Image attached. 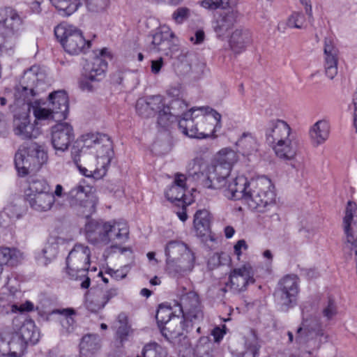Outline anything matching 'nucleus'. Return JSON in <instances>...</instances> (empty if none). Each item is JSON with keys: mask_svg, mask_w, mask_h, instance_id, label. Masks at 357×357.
I'll return each mask as SVG.
<instances>
[{"mask_svg": "<svg viewBox=\"0 0 357 357\" xmlns=\"http://www.w3.org/2000/svg\"><path fill=\"white\" fill-rule=\"evenodd\" d=\"M165 270L172 278L179 279L192 272L196 257L187 244L179 241H170L165 248Z\"/></svg>", "mask_w": 357, "mask_h": 357, "instance_id": "obj_1", "label": "nucleus"}, {"mask_svg": "<svg viewBox=\"0 0 357 357\" xmlns=\"http://www.w3.org/2000/svg\"><path fill=\"white\" fill-rule=\"evenodd\" d=\"M90 256L91 251L88 246L75 245L66 257L63 278L79 281L82 289H88L91 284V280L87 275L90 267Z\"/></svg>", "mask_w": 357, "mask_h": 357, "instance_id": "obj_2", "label": "nucleus"}, {"mask_svg": "<svg viewBox=\"0 0 357 357\" xmlns=\"http://www.w3.org/2000/svg\"><path fill=\"white\" fill-rule=\"evenodd\" d=\"M24 29V17L10 6L0 8V54L12 47Z\"/></svg>", "mask_w": 357, "mask_h": 357, "instance_id": "obj_3", "label": "nucleus"}, {"mask_svg": "<svg viewBox=\"0 0 357 357\" xmlns=\"http://www.w3.org/2000/svg\"><path fill=\"white\" fill-rule=\"evenodd\" d=\"M54 36L63 50L70 55H78L91 47V41L76 26L61 23L54 27Z\"/></svg>", "mask_w": 357, "mask_h": 357, "instance_id": "obj_4", "label": "nucleus"}, {"mask_svg": "<svg viewBox=\"0 0 357 357\" xmlns=\"http://www.w3.org/2000/svg\"><path fill=\"white\" fill-rule=\"evenodd\" d=\"M250 195L247 196L249 208L259 213H264L275 203V194L271 179L261 176L250 181Z\"/></svg>", "mask_w": 357, "mask_h": 357, "instance_id": "obj_5", "label": "nucleus"}, {"mask_svg": "<svg viewBox=\"0 0 357 357\" xmlns=\"http://www.w3.org/2000/svg\"><path fill=\"white\" fill-rule=\"evenodd\" d=\"M86 146L89 147L93 145H99L104 143L101 148L102 154L98 151V158L102 160L101 168H96L93 170H89L86 167L79 165L77 168L79 172L86 177H93L96 179L101 178L107 173V168L110 164L112 158V143L107 135L96 133H89L83 136Z\"/></svg>", "mask_w": 357, "mask_h": 357, "instance_id": "obj_6", "label": "nucleus"}, {"mask_svg": "<svg viewBox=\"0 0 357 357\" xmlns=\"http://www.w3.org/2000/svg\"><path fill=\"white\" fill-rule=\"evenodd\" d=\"M179 313L182 319L179 321L183 330L188 331L193 324H199L204 319L203 306L199 295L193 291H190L180 297L177 303Z\"/></svg>", "mask_w": 357, "mask_h": 357, "instance_id": "obj_7", "label": "nucleus"}, {"mask_svg": "<svg viewBox=\"0 0 357 357\" xmlns=\"http://www.w3.org/2000/svg\"><path fill=\"white\" fill-rule=\"evenodd\" d=\"M300 292L299 278L294 274L282 277L278 282L273 296L280 310L287 312L297 305Z\"/></svg>", "mask_w": 357, "mask_h": 357, "instance_id": "obj_8", "label": "nucleus"}, {"mask_svg": "<svg viewBox=\"0 0 357 357\" xmlns=\"http://www.w3.org/2000/svg\"><path fill=\"white\" fill-rule=\"evenodd\" d=\"M202 110V107H192L178 118V126L183 135L199 139L210 137V133L213 132L212 126L203 128L201 125L205 124L208 118L204 114H195L196 112Z\"/></svg>", "mask_w": 357, "mask_h": 357, "instance_id": "obj_9", "label": "nucleus"}, {"mask_svg": "<svg viewBox=\"0 0 357 357\" xmlns=\"http://www.w3.org/2000/svg\"><path fill=\"white\" fill-rule=\"evenodd\" d=\"M295 340L299 344H306L312 350H318L323 343L328 342V335L319 321L303 319L296 330Z\"/></svg>", "mask_w": 357, "mask_h": 357, "instance_id": "obj_10", "label": "nucleus"}, {"mask_svg": "<svg viewBox=\"0 0 357 357\" xmlns=\"http://www.w3.org/2000/svg\"><path fill=\"white\" fill-rule=\"evenodd\" d=\"M40 84H43V82L38 78L36 67H31L25 71L22 82L16 87L15 98L31 107L35 100L33 98L39 94L38 86Z\"/></svg>", "mask_w": 357, "mask_h": 357, "instance_id": "obj_11", "label": "nucleus"}, {"mask_svg": "<svg viewBox=\"0 0 357 357\" xmlns=\"http://www.w3.org/2000/svg\"><path fill=\"white\" fill-rule=\"evenodd\" d=\"M254 276V267L250 262H245L230 272L227 286H229L231 289L236 293L244 291L249 284L255 282Z\"/></svg>", "mask_w": 357, "mask_h": 357, "instance_id": "obj_12", "label": "nucleus"}, {"mask_svg": "<svg viewBox=\"0 0 357 357\" xmlns=\"http://www.w3.org/2000/svg\"><path fill=\"white\" fill-rule=\"evenodd\" d=\"M271 147L279 160L286 163L289 162L293 169L299 170L303 168V164L296 160L298 154V145L293 135L271 146Z\"/></svg>", "mask_w": 357, "mask_h": 357, "instance_id": "obj_13", "label": "nucleus"}, {"mask_svg": "<svg viewBox=\"0 0 357 357\" xmlns=\"http://www.w3.org/2000/svg\"><path fill=\"white\" fill-rule=\"evenodd\" d=\"M231 167V162L227 161V159H221L220 162L208 166L204 185L213 189H221L226 187Z\"/></svg>", "mask_w": 357, "mask_h": 357, "instance_id": "obj_14", "label": "nucleus"}, {"mask_svg": "<svg viewBox=\"0 0 357 357\" xmlns=\"http://www.w3.org/2000/svg\"><path fill=\"white\" fill-rule=\"evenodd\" d=\"M110 229L109 222L91 220L85 225L84 232L89 243L96 246H105L109 244L108 232Z\"/></svg>", "mask_w": 357, "mask_h": 357, "instance_id": "obj_15", "label": "nucleus"}, {"mask_svg": "<svg viewBox=\"0 0 357 357\" xmlns=\"http://www.w3.org/2000/svg\"><path fill=\"white\" fill-rule=\"evenodd\" d=\"M340 51L332 36L324 40L323 66L326 75L333 79L337 74Z\"/></svg>", "mask_w": 357, "mask_h": 357, "instance_id": "obj_16", "label": "nucleus"}, {"mask_svg": "<svg viewBox=\"0 0 357 357\" xmlns=\"http://www.w3.org/2000/svg\"><path fill=\"white\" fill-rule=\"evenodd\" d=\"M74 138L73 128L68 123H57L51 128V142L56 151L67 150Z\"/></svg>", "mask_w": 357, "mask_h": 357, "instance_id": "obj_17", "label": "nucleus"}, {"mask_svg": "<svg viewBox=\"0 0 357 357\" xmlns=\"http://www.w3.org/2000/svg\"><path fill=\"white\" fill-rule=\"evenodd\" d=\"M264 132L266 142L270 146L292 136L290 126L284 120L278 119L270 120Z\"/></svg>", "mask_w": 357, "mask_h": 357, "instance_id": "obj_18", "label": "nucleus"}, {"mask_svg": "<svg viewBox=\"0 0 357 357\" xmlns=\"http://www.w3.org/2000/svg\"><path fill=\"white\" fill-rule=\"evenodd\" d=\"M106 49L100 52V56H96L86 61L83 68V76L89 79L91 82L102 81L106 74L107 62L102 58Z\"/></svg>", "mask_w": 357, "mask_h": 357, "instance_id": "obj_19", "label": "nucleus"}, {"mask_svg": "<svg viewBox=\"0 0 357 357\" xmlns=\"http://www.w3.org/2000/svg\"><path fill=\"white\" fill-rule=\"evenodd\" d=\"M343 227L347 236V245L357 241V204L349 201L343 218Z\"/></svg>", "mask_w": 357, "mask_h": 357, "instance_id": "obj_20", "label": "nucleus"}, {"mask_svg": "<svg viewBox=\"0 0 357 357\" xmlns=\"http://www.w3.org/2000/svg\"><path fill=\"white\" fill-rule=\"evenodd\" d=\"M250 181L241 175L236 176L226 186L225 195L231 199H243L247 203V196L250 195Z\"/></svg>", "mask_w": 357, "mask_h": 357, "instance_id": "obj_21", "label": "nucleus"}, {"mask_svg": "<svg viewBox=\"0 0 357 357\" xmlns=\"http://www.w3.org/2000/svg\"><path fill=\"white\" fill-rule=\"evenodd\" d=\"M26 149V158L31 164L33 172H38L47 160V153L44 149L36 142H28L22 145Z\"/></svg>", "mask_w": 357, "mask_h": 357, "instance_id": "obj_22", "label": "nucleus"}, {"mask_svg": "<svg viewBox=\"0 0 357 357\" xmlns=\"http://www.w3.org/2000/svg\"><path fill=\"white\" fill-rule=\"evenodd\" d=\"M49 107L57 116L58 121L67 118L69 111L68 97L64 91H57L48 96Z\"/></svg>", "mask_w": 357, "mask_h": 357, "instance_id": "obj_23", "label": "nucleus"}, {"mask_svg": "<svg viewBox=\"0 0 357 357\" xmlns=\"http://www.w3.org/2000/svg\"><path fill=\"white\" fill-rule=\"evenodd\" d=\"M186 177L181 174H176L173 183L166 190L165 197L171 202H181V204H190L185 199Z\"/></svg>", "mask_w": 357, "mask_h": 357, "instance_id": "obj_24", "label": "nucleus"}, {"mask_svg": "<svg viewBox=\"0 0 357 357\" xmlns=\"http://www.w3.org/2000/svg\"><path fill=\"white\" fill-rule=\"evenodd\" d=\"M45 104L46 102L43 100L36 99L31 104V107H29V110L32 111L36 125L41 126L53 120L59 121L56 118L57 116L52 109L44 107Z\"/></svg>", "mask_w": 357, "mask_h": 357, "instance_id": "obj_25", "label": "nucleus"}, {"mask_svg": "<svg viewBox=\"0 0 357 357\" xmlns=\"http://www.w3.org/2000/svg\"><path fill=\"white\" fill-rule=\"evenodd\" d=\"M29 206L38 212H47L52 209L54 203L55 198L53 193L47 192L39 195H29L28 197H24Z\"/></svg>", "mask_w": 357, "mask_h": 357, "instance_id": "obj_26", "label": "nucleus"}, {"mask_svg": "<svg viewBox=\"0 0 357 357\" xmlns=\"http://www.w3.org/2000/svg\"><path fill=\"white\" fill-rule=\"evenodd\" d=\"M237 17L238 13L234 10L223 12L219 15L213 24V29L219 38L225 36L232 29Z\"/></svg>", "mask_w": 357, "mask_h": 357, "instance_id": "obj_27", "label": "nucleus"}, {"mask_svg": "<svg viewBox=\"0 0 357 357\" xmlns=\"http://www.w3.org/2000/svg\"><path fill=\"white\" fill-rule=\"evenodd\" d=\"M14 133L22 139L36 138L40 133L38 125L30 123L28 116L15 121Z\"/></svg>", "mask_w": 357, "mask_h": 357, "instance_id": "obj_28", "label": "nucleus"}, {"mask_svg": "<svg viewBox=\"0 0 357 357\" xmlns=\"http://www.w3.org/2000/svg\"><path fill=\"white\" fill-rule=\"evenodd\" d=\"M252 42L251 33L247 29H236L229 38L231 50L236 54L244 51Z\"/></svg>", "mask_w": 357, "mask_h": 357, "instance_id": "obj_29", "label": "nucleus"}, {"mask_svg": "<svg viewBox=\"0 0 357 357\" xmlns=\"http://www.w3.org/2000/svg\"><path fill=\"white\" fill-rule=\"evenodd\" d=\"M211 220V213L206 209L198 210L195 213L193 224L198 236L204 237L210 234Z\"/></svg>", "mask_w": 357, "mask_h": 357, "instance_id": "obj_30", "label": "nucleus"}, {"mask_svg": "<svg viewBox=\"0 0 357 357\" xmlns=\"http://www.w3.org/2000/svg\"><path fill=\"white\" fill-rule=\"evenodd\" d=\"M310 137L314 146H318L324 143L329 137L330 126L327 121H317L310 130Z\"/></svg>", "mask_w": 357, "mask_h": 357, "instance_id": "obj_31", "label": "nucleus"}, {"mask_svg": "<svg viewBox=\"0 0 357 357\" xmlns=\"http://www.w3.org/2000/svg\"><path fill=\"white\" fill-rule=\"evenodd\" d=\"M101 348V339L97 334H86L84 335L79 343L81 355L91 357L97 354Z\"/></svg>", "mask_w": 357, "mask_h": 357, "instance_id": "obj_32", "label": "nucleus"}, {"mask_svg": "<svg viewBox=\"0 0 357 357\" xmlns=\"http://www.w3.org/2000/svg\"><path fill=\"white\" fill-rule=\"evenodd\" d=\"M175 107H179L182 109H186L188 107L187 104L181 100H175L172 101L171 108L168 107L165 108L164 110L160 111L158 116V125L162 128H167L175 120L178 121V115L173 114L171 109H174Z\"/></svg>", "mask_w": 357, "mask_h": 357, "instance_id": "obj_33", "label": "nucleus"}, {"mask_svg": "<svg viewBox=\"0 0 357 357\" xmlns=\"http://www.w3.org/2000/svg\"><path fill=\"white\" fill-rule=\"evenodd\" d=\"M111 229L108 232L109 243L112 241H117L120 244L125 243L129 238V227L126 222L109 221Z\"/></svg>", "mask_w": 357, "mask_h": 357, "instance_id": "obj_34", "label": "nucleus"}, {"mask_svg": "<svg viewBox=\"0 0 357 357\" xmlns=\"http://www.w3.org/2000/svg\"><path fill=\"white\" fill-rule=\"evenodd\" d=\"M21 296V291L16 289H10L6 292L0 293V314H8L11 307H16L17 300Z\"/></svg>", "mask_w": 357, "mask_h": 357, "instance_id": "obj_35", "label": "nucleus"}, {"mask_svg": "<svg viewBox=\"0 0 357 357\" xmlns=\"http://www.w3.org/2000/svg\"><path fill=\"white\" fill-rule=\"evenodd\" d=\"M175 317L179 319V315L174 314V312L171 307L164 306L163 305H159L156 312L155 319L162 335H166L165 333L166 330L168 331H170V321L172 318L174 319Z\"/></svg>", "mask_w": 357, "mask_h": 357, "instance_id": "obj_36", "label": "nucleus"}, {"mask_svg": "<svg viewBox=\"0 0 357 357\" xmlns=\"http://www.w3.org/2000/svg\"><path fill=\"white\" fill-rule=\"evenodd\" d=\"M236 146L243 155H249L256 152L258 149V143L256 138L250 132H244L236 142Z\"/></svg>", "mask_w": 357, "mask_h": 357, "instance_id": "obj_37", "label": "nucleus"}, {"mask_svg": "<svg viewBox=\"0 0 357 357\" xmlns=\"http://www.w3.org/2000/svg\"><path fill=\"white\" fill-rule=\"evenodd\" d=\"M28 188L24 191V197L29 195H39L50 192V186L43 178L31 177L28 180Z\"/></svg>", "mask_w": 357, "mask_h": 357, "instance_id": "obj_38", "label": "nucleus"}, {"mask_svg": "<svg viewBox=\"0 0 357 357\" xmlns=\"http://www.w3.org/2000/svg\"><path fill=\"white\" fill-rule=\"evenodd\" d=\"M26 149H22V146H20L17 151L15 155V166L20 176L24 177L31 172H33L31 169V164L26 158Z\"/></svg>", "mask_w": 357, "mask_h": 357, "instance_id": "obj_39", "label": "nucleus"}, {"mask_svg": "<svg viewBox=\"0 0 357 357\" xmlns=\"http://www.w3.org/2000/svg\"><path fill=\"white\" fill-rule=\"evenodd\" d=\"M22 259V253L15 248L0 247V263L10 266L18 264Z\"/></svg>", "mask_w": 357, "mask_h": 357, "instance_id": "obj_40", "label": "nucleus"}, {"mask_svg": "<svg viewBox=\"0 0 357 357\" xmlns=\"http://www.w3.org/2000/svg\"><path fill=\"white\" fill-rule=\"evenodd\" d=\"M92 196L91 194L88 193L86 187L79 183L66 194V199L69 203L70 208L76 206L77 204L84 201Z\"/></svg>", "mask_w": 357, "mask_h": 357, "instance_id": "obj_41", "label": "nucleus"}, {"mask_svg": "<svg viewBox=\"0 0 357 357\" xmlns=\"http://www.w3.org/2000/svg\"><path fill=\"white\" fill-rule=\"evenodd\" d=\"M96 205L97 201L92 195L71 208L77 215L89 218L96 212Z\"/></svg>", "mask_w": 357, "mask_h": 357, "instance_id": "obj_42", "label": "nucleus"}, {"mask_svg": "<svg viewBox=\"0 0 357 357\" xmlns=\"http://www.w3.org/2000/svg\"><path fill=\"white\" fill-rule=\"evenodd\" d=\"M20 337L27 344H35L39 340V333L36 330L34 323L31 321L24 323L20 328Z\"/></svg>", "mask_w": 357, "mask_h": 357, "instance_id": "obj_43", "label": "nucleus"}, {"mask_svg": "<svg viewBox=\"0 0 357 357\" xmlns=\"http://www.w3.org/2000/svg\"><path fill=\"white\" fill-rule=\"evenodd\" d=\"M171 41L165 36V33L158 32L153 36V40L149 47L151 51L163 52L168 54Z\"/></svg>", "mask_w": 357, "mask_h": 357, "instance_id": "obj_44", "label": "nucleus"}, {"mask_svg": "<svg viewBox=\"0 0 357 357\" xmlns=\"http://www.w3.org/2000/svg\"><path fill=\"white\" fill-rule=\"evenodd\" d=\"M51 3L63 14L69 16L81 6L80 0H50Z\"/></svg>", "mask_w": 357, "mask_h": 357, "instance_id": "obj_45", "label": "nucleus"}, {"mask_svg": "<svg viewBox=\"0 0 357 357\" xmlns=\"http://www.w3.org/2000/svg\"><path fill=\"white\" fill-rule=\"evenodd\" d=\"M26 344L20 337L18 333L12 332V340L10 342V352L8 357H21Z\"/></svg>", "mask_w": 357, "mask_h": 357, "instance_id": "obj_46", "label": "nucleus"}, {"mask_svg": "<svg viewBox=\"0 0 357 357\" xmlns=\"http://www.w3.org/2000/svg\"><path fill=\"white\" fill-rule=\"evenodd\" d=\"M52 313L61 314L63 316V318L61 321L62 326L65 327L66 324H67V330L68 331H70L73 329V326L75 323L73 316L76 315V311L73 308L68 307L63 309H56L53 310Z\"/></svg>", "mask_w": 357, "mask_h": 357, "instance_id": "obj_47", "label": "nucleus"}, {"mask_svg": "<svg viewBox=\"0 0 357 357\" xmlns=\"http://www.w3.org/2000/svg\"><path fill=\"white\" fill-rule=\"evenodd\" d=\"M86 309L92 313H97L102 310L106 305L99 293L93 295L86 301Z\"/></svg>", "mask_w": 357, "mask_h": 357, "instance_id": "obj_48", "label": "nucleus"}, {"mask_svg": "<svg viewBox=\"0 0 357 357\" xmlns=\"http://www.w3.org/2000/svg\"><path fill=\"white\" fill-rule=\"evenodd\" d=\"M306 19L301 12H293L288 17L287 24L290 28L303 29L305 26Z\"/></svg>", "mask_w": 357, "mask_h": 357, "instance_id": "obj_49", "label": "nucleus"}, {"mask_svg": "<svg viewBox=\"0 0 357 357\" xmlns=\"http://www.w3.org/2000/svg\"><path fill=\"white\" fill-rule=\"evenodd\" d=\"M10 340H12V332L0 333V357H8L10 352Z\"/></svg>", "mask_w": 357, "mask_h": 357, "instance_id": "obj_50", "label": "nucleus"}, {"mask_svg": "<svg viewBox=\"0 0 357 357\" xmlns=\"http://www.w3.org/2000/svg\"><path fill=\"white\" fill-rule=\"evenodd\" d=\"M146 100L151 109L153 112V115L169 107L165 105L164 98L160 95L150 96Z\"/></svg>", "mask_w": 357, "mask_h": 357, "instance_id": "obj_51", "label": "nucleus"}, {"mask_svg": "<svg viewBox=\"0 0 357 357\" xmlns=\"http://www.w3.org/2000/svg\"><path fill=\"white\" fill-rule=\"evenodd\" d=\"M259 345L256 340H246L245 343V351L236 357H256L259 351Z\"/></svg>", "mask_w": 357, "mask_h": 357, "instance_id": "obj_52", "label": "nucleus"}, {"mask_svg": "<svg viewBox=\"0 0 357 357\" xmlns=\"http://www.w3.org/2000/svg\"><path fill=\"white\" fill-rule=\"evenodd\" d=\"M51 239L53 241L51 243H49L45 248L43 250V255L47 259H52L56 257L57 253L56 248L53 245L54 243L59 244L61 243L64 241V239L61 237H57L54 238L51 237Z\"/></svg>", "mask_w": 357, "mask_h": 357, "instance_id": "obj_53", "label": "nucleus"}, {"mask_svg": "<svg viewBox=\"0 0 357 357\" xmlns=\"http://www.w3.org/2000/svg\"><path fill=\"white\" fill-rule=\"evenodd\" d=\"M202 6L207 9H226L229 6V0H203Z\"/></svg>", "mask_w": 357, "mask_h": 357, "instance_id": "obj_54", "label": "nucleus"}, {"mask_svg": "<svg viewBox=\"0 0 357 357\" xmlns=\"http://www.w3.org/2000/svg\"><path fill=\"white\" fill-rule=\"evenodd\" d=\"M190 15V9L186 7H179L172 13V17L175 23L181 24L188 19Z\"/></svg>", "mask_w": 357, "mask_h": 357, "instance_id": "obj_55", "label": "nucleus"}, {"mask_svg": "<svg viewBox=\"0 0 357 357\" xmlns=\"http://www.w3.org/2000/svg\"><path fill=\"white\" fill-rule=\"evenodd\" d=\"M337 314V307L335 301L329 298L326 305L322 310L323 316L328 320H331Z\"/></svg>", "mask_w": 357, "mask_h": 357, "instance_id": "obj_56", "label": "nucleus"}, {"mask_svg": "<svg viewBox=\"0 0 357 357\" xmlns=\"http://www.w3.org/2000/svg\"><path fill=\"white\" fill-rule=\"evenodd\" d=\"M137 113L143 118H149L153 116V112L151 109L147 100H139L136 103Z\"/></svg>", "mask_w": 357, "mask_h": 357, "instance_id": "obj_57", "label": "nucleus"}, {"mask_svg": "<svg viewBox=\"0 0 357 357\" xmlns=\"http://www.w3.org/2000/svg\"><path fill=\"white\" fill-rule=\"evenodd\" d=\"M99 294L105 303L107 305L110 301L118 296L119 294V289L116 287H112L105 289V291H100Z\"/></svg>", "mask_w": 357, "mask_h": 357, "instance_id": "obj_58", "label": "nucleus"}, {"mask_svg": "<svg viewBox=\"0 0 357 357\" xmlns=\"http://www.w3.org/2000/svg\"><path fill=\"white\" fill-rule=\"evenodd\" d=\"M22 295L17 298V303L16 307H11L10 312H31L33 310V304L31 301H26L24 304H20V300L22 298Z\"/></svg>", "mask_w": 357, "mask_h": 357, "instance_id": "obj_59", "label": "nucleus"}, {"mask_svg": "<svg viewBox=\"0 0 357 357\" xmlns=\"http://www.w3.org/2000/svg\"><path fill=\"white\" fill-rule=\"evenodd\" d=\"M205 110L206 115L204 116H208L209 119H211V121L213 120L214 121L215 126H218L220 128L221 127V114L216 110L210 107L205 108Z\"/></svg>", "mask_w": 357, "mask_h": 357, "instance_id": "obj_60", "label": "nucleus"}, {"mask_svg": "<svg viewBox=\"0 0 357 357\" xmlns=\"http://www.w3.org/2000/svg\"><path fill=\"white\" fill-rule=\"evenodd\" d=\"M158 344L156 342L146 344L142 351V357H155ZM141 357V356H137Z\"/></svg>", "mask_w": 357, "mask_h": 357, "instance_id": "obj_61", "label": "nucleus"}, {"mask_svg": "<svg viewBox=\"0 0 357 357\" xmlns=\"http://www.w3.org/2000/svg\"><path fill=\"white\" fill-rule=\"evenodd\" d=\"M94 82H91L87 77L83 76V77L79 81V87L83 91L93 92L96 90V87L93 84Z\"/></svg>", "mask_w": 357, "mask_h": 357, "instance_id": "obj_62", "label": "nucleus"}, {"mask_svg": "<svg viewBox=\"0 0 357 357\" xmlns=\"http://www.w3.org/2000/svg\"><path fill=\"white\" fill-rule=\"evenodd\" d=\"M105 273L116 280L124 279L127 275V272L123 269L114 270L111 268H107Z\"/></svg>", "mask_w": 357, "mask_h": 357, "instance_id": "obj_63", "label": "nucleus"}, {"mask_svg": "<svg viewBox=\"0 0 357 357\" xmlns=\"http://www.w3.org/2000/svg\"><path fill=\"white\" fill-rule=\"evenodd\" d=\"M226 326L225 325L222 326V328L219 326L215 327L211 331V335L213 337L214 341L216 342H220L224 335H225V329Z\"/></svg>", "mask_w": 357, "mask_h": 357, "instance_id": "obj_64", "label": "nucleus"}]
</instances>
